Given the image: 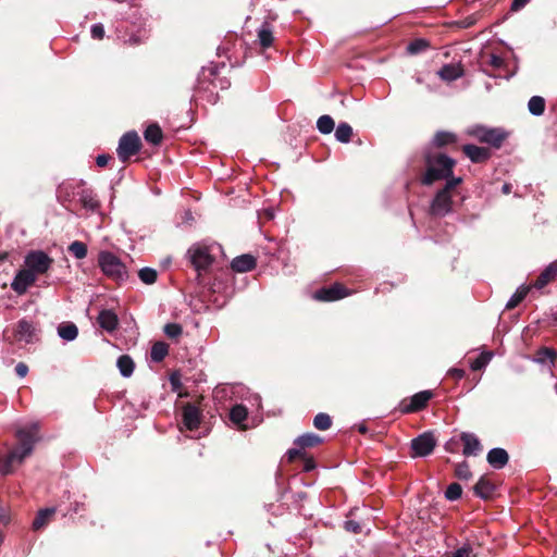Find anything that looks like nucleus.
Here are the masks:
<instances>
[{"label": "nucleus", "instance_id": "1", "mask_svg": "<svg viewBox=\"0 0 557 557\" xmlns=\"http://www.w3.org/2000/svg\"><path fill=\"white\" fill-rule=\"evenodd\" d=\"M425 172L421 176L420 182L424 186H431L437 181L457 178L454 176V168L456 161L444 153H424Z\"/></svg>", "mask_w": 557, "mask_h": 557}, {"label": "nucleus", "instance_id": "2", "mask_svg": "<svg viewBox=\"0 0 557 557\" xmlns=\"http://www.w3.org/2000/svg\"><path fill=\"white\" fill-rule=\"evenodd\" d=\"M462 182V177L450 178L437 190L430 206L432 216L443 218L453 211V196Z\"/></svg>", "mask_w": 557, "mask_h": 557}, {"label": "nucleus", "instance_id": "3", "mask_svg": "<svg viewBox=\"0 0 557 557\" xmlns=\"http://www.w3.org/2000/svg\"><path fill=\"white\" fill-rule=\"evenodd\" d=\"M98 263L102 272L116 283H122L127 278L125 264L110 251H101L98 256Z\"/></svg>", "mask_w": 557, "mask_h": 557}, {"label": "nucleus", "instance_id": "4", "mask_svg": "<svg viewBox=\"0 0 557 557\" xmlns=\"http://www.w3.org/2000/svg\"><path fill=\"white\" fill-rule=\"evenodd\" d=\"M469 135L476 138L480 143L487 144L495 149H499L508 138V133L503 128H491L483 125H476L469 131Z\"/></svg>", "mask_w": 557, "mask_h": 557}, {"label": "nucleus", "instance_id": "5", "mask_svg": "<svg viewBox=\"0 0 557 557\" xmlns=\"http://www.w3.org/2000/svg\"><path fill=\"white\" fill-rule=\"evenodd\" d=\"M187 257L190 264L197 271L198 276L202 271H208L214 262V257L210 253L206 246L194 245L187 250Z\"/></svg>", "mask_w": 557, "mask_h": 557}, {"label": "nucleus", "instance_id": "6", "mask_svg": "<svg viewBox=\"0 0 557 557\" xmlns=\"http://www.w3.org/2000/svg\"><path fill=\"white\" fill-rule=\"evenodd\" d=\"M434 397V393L430 389L416 393L411 397L404 398L399 406L398 411L403 414L414 413L424 410L429 401Z\"/></svg>", "mask_w": 557, "mask_h": 557}, {"label": "nucleus", "instance_id": "7", "mask_svg": "<svg viewBox=\"0 0 557 557\" xmlns=\"http://www.w3.org/2000/svg\"><path fill=\"white\" fill-rule=\"evenodd\" d=\"M141 140L138 134L133 132L125 133L119 140L116 153L122 162H126L131 157L137 154L141 149Z\"/></svg>", "mask_w": 557, "mask_h": 557}, {"label": "nucleus", "instance_id": "8", "mask_svg": "<svg viewBox=\"0 0 557 557\" xmlns=\"http://www.w3.org/2000/svg\"><path fill=\"white\" fill-rule=\"evenodd\" d=\"M437 445L436 437L433 432L426 431L410 442V456L412 458L426 457L431 455Z\"/></svg>", "mask_w": 557, "mask_h": 557}, {"label": "nucleus", "instance_id": "9", "mask_svg": "<svg viewBox=\"0 0 557 557\" xmlns=\"http://www.w3.org/2000/svg\"><path fill=\"white\" fill-rule=\"evenodd\" d=\"M53 263V259L41 250H34L26 255V270H30L35 276L45 274Z\"/></svg>", "mask_w": 557, "mask_h": 557}, {"label": "nucleus", "instance_id": "10", "mask_svg": "<svg viewBox=\"0 0 557 557\" xmlns=\"http://www.w3.org/2000/svg\"><path fill=\"white\" fill-rule=\"evenodd\" d=\"M351 292L342 283L319 288L313 294V299L321 302H332L349 296Z\"/></svg>", "mask_w": 557, "mask_h": 557}, {"label": "nucleus", "instance_id": "11", "mask_svg": "<svg viewBox=\"0 0 557 557\" xmlns=\"http://www.w3.org/2000/svg\"><path fill=\"white\" fill-rule=\"evenodd\" d=\"M39 330L36 325L26 319H21L14 327V338L18 342H25L27 344L37 342Z\"/></svg>", "mask_w": 557, "mask_h": 557}, {"label": "nucleus", "instance_id": "12", "mask_svg": "<svg viewBox=\"0 0 557 557\" xmlns=\"http://www.w3.org/2000/svg\"><path fill=\"white\" fill-rule=\"evenodd\" d=\"M38 426L32 425L26 429H21L16 432L18 444L16 447L24 449V455H32L38 437Z\"/></svg>", "mask_w": 557, "mask_h": 557}, {"label": "nucleus", "instance_id": "13", "mask_svg": "<svg viewBox=\"0 0 557 557\" xmlns=\"http://www.w3.org/2000/svg\"><path fill=\"white\" fill-rule=\"evenodd\" d=\"M201 419V410L196 405L187 403L183 406L182 422L187 430H197L200 426Z\"/></svg>", "mask_w": 557, "mask_h": 557}, {"label": "nucleus", "instance_id": "14", "mask_svg": "<svg viewBox=\"0 0 557 557\" xmlns=\"http://www.w3.org/2000/svg\"><path fill=\"white\" fill-rule=\"evenodd\" d=\"M36 282V276L30 270L22 269L20 270L15 276L13 282L11 283V288L17 295H24L27 288L34 285Z\"/></svg>", "mask_w": 557, "mask_h": 557}, {"label": "nucleus", "instance_id": "15", "mask_svg": "<svg viewBox=\"0 0 557 557\" xmlns=\"http://www.w3.org/2000/svg\"><path fill=\"white\" fill-rule=\"evenodd\" d=\"M461 149H462V152L473 163H485L492 157V151L487 147H479L475 145L467 144V145H463Z\"/></svg>", "mask_w": 557, "mask_h": 557}, {"label": "nucleus", "instance_id": "16", "mask_svg": "<svg viewBox=\"0 0 557 557\" xmlns=\"http://www.w3.org/2000/svg\"><path fill=\"white\" fill-rule=\"evenodd\" d=\"M460 442L463 444L462 454L466 457L478 456L483 449L480 440L473 433L462 432L460 434Z\"/></svg>", "mask_w": 557, "mask_h": 557}, {"label": "nucleus", "instance_id": "17", "mask_svg": "<svg viewBox=\"0 0 557 557\" xmlns=\"http://www.w3.org/2000/svg\"><path fill=\"white\" fill-rule=\"evenodd\" d=\"M495 492L496 485L485 475H482L473 486L474 495L484 500L492 499L495 495Z\"/></svg>", "mask_w": 557, "mask_h": 557}, {"label": "nucleus", "instance_id": "18", "mask_svg": "<svg viewBox=\"0 0 557 557\" xmlns=\"http://www.w3.org/2000/svg\"><path fill=\"white\" fill-rule=\"evenodd\" d=\"M557 277V260L550 262L532 283L536 289H542Z\"/></svg>", "mask_w": 557, "mask_h": 557}, {"label": "nucleus", "instance_id": "19", "mask_svg": "<svg viewBox=\"0 0 557 557\" xmlns=\"http://www.w3.org/2000/svg\"><path fill=\"white\" fill-rule=\"evenodd\" d=\"M256 265H257V259L252 255H249V253H245V255L234 258L231 263L232 270L235 272H238V273H245V272L251 271L256 268Z\"/></svg>", "mask_w": 557, "mask_h": 557}, {"label": "nucleus", "instance_id": "20", "mask_svg": "<svg viewBox=\"0 0 557 557\" xmlns=\"http://www.w3.org/2000/svg\"><path fill=\"white\" fill-rule=\"evenodd\" d=\"M97 322L103 330L110 333L115 331L119 326L116 313L109 309H103L99 312Z\"/></svg>", "mask_w": 557, "mask_h": 557}, {"label": "nucleus", "instance_id": "21", "mask_svg": "<svg viewBox=\"0 0 557 557\" xmlns=\"http://www.w3.org/2000/svg\"><path fill=\"white\" fill-rule=\"evenodd\" d=\"M487 462L495 469H503L509 461V455L504 448H493L487 453Z\"/></svg>", "mask_w": 557, "mask_h": 557}, {"label": "nucleus", "instance_id": "22", "mask_svg": "<svg viewBox=\"0 0 557 557\" xmlns=\"http://www.w3.org/2000/svg\"><path fill=\"white\" fill-rule=\"evenodd\" d=\"M286 458L288 462H294L296 459L304 460V471L310 472L315 468V461L312 457L307 456L306 453L300 449L290 448L286 453Z\"/></svg>", "mask_w": 557, "mask_h": 557}, {"label": "nucleus", "instance_id": "23", "mask_svg": "<svg viewBox=\"0 0 557 557\" xmlns=\"http://www.w3.org/2000/svg\"><path fill=\"white\" fill-rule=\"evenodd\" d=\"M323 442V438L314 433H305L300 436H298L294 444L298 447L297 449H300L301 451L306 448H312L318 445H320Z\"/></svg>", "mask_w": 557, "mask_h": 557}, {"label": "nucleus", "instance_id": "24", "mask_svg": "<svg viewBox=\"0 0 557 557\" xmlns=\"http://www.w3.org/2000/svg\"><path fill=\"white\" fill-rule=\"evenodd\" d=\"M438 75L443 81L451 82L463 75V69L460 64H445Z\"/></svg>", "mask_w": 557, "mask_h": 557}, {"label": "nucleus", "instance_id": "25", "mask_svg": "<svg viewBox=\"0 0 557 557\" xmlns=\"http://www.w3.org/2000/svg\"><path fill=\"white\" fill-rule=\"evenodd\" d=\"M144 138L147 143H150L154 146L161 145L163 140V132L159 124L153 123L148 125V127L144 132Z\"/></svg>", "mask_w": 557, "mask_h": 557}, {"label": "nucleus", "instance_id": "26", "mask_svg": "<svg viewBox=\"0 0 557 557\" xmlns=\"http://www.w3.org/2000/svg\"><path fill=\"white\" fill-rule=\"evenodd\" d=\"M248 410L244 405H235L230 411V420L240 430H246L243 422L247 419Z\"/></svg>", "mask_w": 557, "mask_h": 557}, {"label": "nucleus", "instance_id": "27", "mask_svg": "<svg viewBox=\"0 0 557 557\" xmlns=\"http://www.w3.org/2000/svg\"><path fill=\"white\" fill-rule=\"evenodd\" d=\"M258 41L261 48H270L274 42L273 30L269 23H263L258 30Z\"/></svg>", "mask_w": 557, "mask_h": 557}, {"label": "nucleus", "instance_id": "28", "mask_svg": "<svg viewBox=\"0 0 557 557\" xmlns=\"http://www.w3.org/2000/svg\"><path fill=\"white\" fill-rule=\"evenodd\" d=\"M433 146L436 148H444L448 145L457 143V135L447 131H440L433 137Z\"/></svg>", "mask_w": 557, "mask_h": 557}, {"label": "nucleus", "instance_id": "29", "mask_svg": "<svg viewBox=\"0 0 557 557\" xmlns=\"http://www.w3.org/2000/svg\"><path fill=\"white\" fill-rule=\"evenodd\" d=\"M54 512V508L40 509L33 521V529L38 531L45 528L53 517Z\"/></svg>", "mask_w": 557, "mask_h": 557}, {"label": "nucleus", "instance_id": "30", "mask_svg": "<svg viewBox=\"0 0 557 557\" xmlns=\"http://www.w3.org/2000/svg\"><path fill=\"white\" fill-rule=\"evenodd\" d=\"M532 288H534L532 284L520 286L507 302L506 309H515L527 297V295Z\"/></svg>", "mask_w": 557, "mask_h": 557}, {"label": "nucleus", "instance_id": "31", "mask_svg": "<svg viewBox=\"0 0 557 557\" xmlns=\"http://www.w3.org/2000/svg\"><path fill=\"white\" fill-rule=\"evenodd\" d=\"M116 366H117L121 374L125 377L131 376L135 369V363L128 355L120 356L117 359Z\"/></svg>", "mask_w": 557, "mask_h": 557}, {"label": "nucleus", "instance_id": "32", "mask_svg": "<svg viewBox=\"0 0 557 557\" xmlns=\"http://www.w3.org/2000/svg\"><path fill=\"white\" fill-rule=\"evenodd\" d=\"M58 334L65 341H74L78 335V329L72 322L62 323L58 327Z\"/></svg>", "mask_w": 557, "mask_h": 557}, {"label": "nucleus", "instance_id": "33", "mask_svg": "<svg viewBox=\"0 0 557 557\" xmlns=\"http://www.w3.org/2000/svg\"><path fill=\"white\" fill-rule=\"evenodd\" d=\"M169 354V345L164 342H157L151 347L150 357L154 362H161Z\"/></svg>", "mask_w": 557, "mask_h": 557}, {"label": "nucleus", "instance_id": "34", "mask_svg": "<svg viewBox=\"0 0 557 557\" xmlns=\"http://www.w3.org/2000/svg\"><path fill=\"white\" fill-rule=\"evenodd\" d=\"M556 358L557 350L549 347H541L535 354V361H537L539 363L550 362L552 364H554Z\"/></svg>", "mask_w": 557, "mask_h": 557}, {"label": "nucleus", "instance_id": "35", "mask_svg": "<svg viewBox=\"0 0 557 557\" xmlns=\"http://www.w3.org/2000/svg\"><path fill=\"white\" fill-rule=\"evenodd\" d=\"M79 201L85 209L95 211L100 208V202L90 190H83Z\"/></svg>", "mask_w": 557, "mask_h": 557}, {"label": "nucleus", "instance_id": "36", "mask_svg": "<svg viewBox=\"0 0 557 557\" xmlns=\"http://www.w3.org/2000/svg\"><path fill=\"white\" fill-rule=\"evenodd\" d=\"M528 109L533 115H542L545 111V99L541 96H533L528 102Z\"/></svg>", "mask_w": 557, "mask_h": 557}, {"label": "nucleus", "instance_id": "37", "mask_svg": "<svg viewBox=\"0 0 557 557\" xmlns=\"http://www.w3.org/2000/svg\"><path fill=\"white\" fill-rule=\"evenodd\" d=\"M352 136V127L346 123L342 122L338 124L335 131V137L341 143H349Z\"/></svg>", "mask_w": 557, "mask_h": 557}, {"label": "nucleus", "instance_id": "38", "mask_svg": "<svg viewBox=\"0 0 557 557\" xmlns=\"http://www.w3.org/2000/svg\"><path fill=\"white\" fill-rule=\"evenodd\" d=\"M333 424L332 418L329 413L320 412L313 418V426L320 431L331 429Z\"/></svg>", "mask_w": 557, "mask_h": 557}, {"label": "nucleus", "instance_id": "39", "mask_svg": "<svg viewBox=\"0 0 557 557\" xmlns=\"http://www.w3.org/2000/svg\"><path fill=\"white\" fill-rule=\"evenodd\" d=\"M430 48V41L424 38H417L409 42L407 51L410 54L421 53Z\"/></svg>", "mask_w": 557, "mask_h": 557}, {"label": "nucleus", "instance_id": "40", "mask_svg": "<svg viewBox=\"0 0 557 557\" xmlns=\"http://www.w3.org/2000/svg\"><path fill=\"white\" fill-rule=\"evenodd\" d=\"M335 123L330 115H322L317 121V128L321 134H331L334 129Z\"/></svg>", "mask_w": 557, "mask_h": 557}, {"label": "nucleus", "instance_id": "41", "mask_svg": "<svg viewBox=\"0 0 557 557\" xmlns=\"http://www.w3.org/2000/svg\"><path fill=\"white\" fill-rule=\"evenodd\" d=\"M493 354L491 351L481 352L474 360L471 361L470 367L473 371H480L486 367L491 361Z\"/></svg>", "mask_w": 557, "mask_h": 557}, {"label": "nucleus", "instance_id": "42", "mask_svg": "<svg viewBox=\"0 0 557 557\" xmlns=\"http://www.w3.org/2000/svg\"><path fill=\"white\" fill-rule=\"evenodd\" d=\"M69 251L76 258V259H84L87 256V245L83 242L75 240L69 246Z\"/></svg>", "mask_w": 557, "mask_h": 557}, {"label": "nucleus", "instance_id": "43", "mask_svg": "<svg viewBox=\"0 0 557 557\" xmlns=\"http://www.w3.org/2000/svg\"><path fill=\"white\" fill-rule=\"evenodd\" d=\"M454 474L459 480H469L472 476L469 463L463 460L455 466Z\"/></svg>", "mask_w": 557, "mask_h": 557}, {"label": "nucleus", "instance_id": "44", "mask_svg": "<svg viewBox=\"0 0 557 557\" xmlns=\"http://www.w3.org/2000/svg\"><path fill=\"white\" fill-rule=\"evenodd\" d=\"M138 276L143 283L150 285L156 283L158 278V272L154 269L147 267L139 270Z\"/></svg>", "mask_w": 557, "mask_h": 557}, {"label": "nucleus", "instance_id": "45", "mask_svg": "<svg viewBox=\"0 0 557 557\" xmlns=\"http://www.w3.org/2000/svg\"><path fill=\"white\" fill-rule=\"evenodd\" d=\"M164 334L172 339L178 338L183 333V327L178 323H168L163 327Z\"/></svg>", "mask_w": 557, "mask_h": 557}, {"label": "nucleus", "instance_id": "46", "mask_svg": "<svg viewBox=\"0 0 557 557\" xmlns=\"http://www.w3.org/2000/svg\"><path fill=\"white\" fill-rule=\"evenodd\" d=\"M462 487L459 483H451L447 486L445 491V497L448 500H457L461 497Z\"/></svg>", "mask_w": 557, "mask_h": 557}, {"label": "nucleus", "instance_id": "47", "mask_svg": "<svg viewBox=\"0 0 557 557\" xmlns=\"http://www.w3.org/2000/svg\"><path fill=\"white\" fill-rule=\"evenodd\" d=\"M14 462H15L14 455H8L1 463L0 473L2 475H9V474L13 473V471H14L13 463Z\"/></svg>", "mask_w": 557, "mask_h": 557}, {"label": "nucleus", "instance_id": "48", "mask_svg": "<svg viewBox=\"0 0 557 557\" xmlns=\"http://www.w3.org/2000/svg\"><path fill=\"white\" fill-rule=\"evenodd\" d=\"M486 63L495 70L503 69L506 65L505 60L496 54H490Z\"/></svg>", "mask_w": 557, "mask_h": 557}, {"label": "nucleus", "instance_id": "49", "mask_svg": "<svg viewBox=\"0 0 557 557\" xmlns=\"http://www.w3.org/2000/svg\"><path fill=\"white\" fill-rule=\"evenodd\" d=\"M472 555V547L470 544H465L462 547L458 548L457 550L453 552L447 557H471Z\"/></svg>", "mask_w": 557, "mask_h": 557}, {"label": "nucleus", "instance_id": "50", "mask_svg": "<svg viewBox=\"0 0 557 557\" xmlns=\"http://www.w3.org/2000/svg\"><path fill=\"white\" fill-rule=\"evenodd\" d=\"M170 384L172 387V391L176 392L182 387L181 382V373L178 371H174L170 375Z\"/></svg>", "mask_w": 557, "mask_h": 557}, {"label": "nucleus", "instance_id": "51", "mask_svg": "<svg viewBox=\"0 0 557 557\" xmlns=\"http://www.w3.org/2000/svg\"><path fill=\"white\" fill-rule=\"evenodd\" d=\"M91 36L94 39H102L104 37V28L102 24H95L91 26Z\"/></svg>", "mask_w": 557, "mask_h": 557}, {"label": "nucleus", "instance_id": "52", "mask_svg": "<svg viewBox=\"0 0 557 557\" xmlns=\"http://www.w3.org/2000/svg\"><path fill=\"white\" fill-rule=\"evenodd\" d=\"M344 528L346 531L355 533V534H358L361 532V525L359 524V522L354 521V520L346 521Z\"/></svg>", "mask_w": 557, "mask_h": 557}, {"label": "nucleus", "instance_id": "53", "mask_svg": "<svg viewBox=\"0 0 557 557\" xmlns=\"http://www.w3.org/2000/svg\"><path fill=\"white\" fill-rule=\"evenodd\" d=\"M9 455H14V461L17 463H22L25 460V458L29 456L24 455V449L18 447L13 448Z\"/></svg>", "mask_w": 557, "mask_h": 557}, {"label": "nucleus", "instance_id": "54", "mask_svg": "<svg viewBox=\"0 0 557 557\" xmlns=\"http://www.w3.org/2000/svg\"><path fill=\"white\" fill-rule=\"evenodd\" d=\"M446 451L457 453L459 449V441L456 438H450L444 446Z\"/></svg>", "mask_w": 557, "mask_h": 557}, {"label": "nucleus", "instance_id": "55", "mask_svg": "<svg viewBox=\"0 0 557 557\" xmlns=\"http://www.w3.org/2000/svg\"><path fill=\"white\" fill-rule=\"evenodd\" d=\"M15 373L20 376V377H25L28 373V366L24 362H18L16 366H15Z\"/></svg>", "mask_w": 557, "mask_h": 557}, {"label": "nucleus", "instance_id": "56", "mask_svg": "<svg viewBox=\"0 0 557 557\" xmlns=\"http://www.w3.org/2000/svg\"><path fill=\"white\" fill-rule=\"evenodd\" d=\"M11 518H10V511L5 507H0V522L4 525L9 524Z\"/></svg>", "mask_w": 557, "mask_h": 557}, {"label": "nucleus", "instance_id": "57", "mask_svg": "<svg viewBox=\"0 0 557 557\" xmlns=\"http://www.w3.org/2000/svg\"><path fill=\"white\" fill-rule=\"evenodd\" d=\"M111 156L110 154H99L97 158H96V163L98 166L100 168H103L108 164V162L111 160Z\"/></svg>", "mask_w": 557, "mask_h": 557}, {"label": "nucleus", "instance_id": "58", "mask_svg": "<svg viewBox=\"0 0 557 557\" xmlns=\"http://www.w3.org/2000/svg\"><path fill=\"white\" fill-rule=\"evenodd\" d=\"M448 374L455 380H460L465 376L466 372L462 369L454 368L448 371Z\"/></svg>", "mask_w": 557, "mask_h": 557}, {"label": "nucleus", "instance_id": "59", "mask_svg": "<svg viewBox=\"0 0 557 557\" xmlns=\"http://www.w3.org/2000/svg\"><path fill=\"white\" fill-rule=\"evenodd\" d=\"M530 0H512L511 11L521 10Z\"/></svg>", "mask_w": 557, "mask_h": 557}, {"label": "nucleus", "instance_id": "60", "mask_svg": "<svg viewBox=\"0 0 557 557\" xmlns=\"http://www.w3.org/2000/svg\"><path fill=\"white\" fill-rule=\"evenodd\" d=\"M475 24V18L473 16H468L465 20L459 22V25L462 28H469Z\"/></svg>", "mask_w": 557, "mask_h": 557}, {"label": "nucleus", "instance_id": "61", "mask_svg": "<svg viewBox=\"0 0 557 557\" xmlns=\"http://www.w3.org/2000/svg\"><path fill=\"white\" fill-rule=\"evenodd\" d=\"M71 506H72L71 510H72L73 512H75V513H77V512H79V511H84V510H86V505H85V503L75 502V503H73Z\"/></svg>", "mask_w": 557, "mask_h": 557}, {"label": "nucleus", "instance_id": "62", "mask_svg": "<svg viewBox=\"0 0 557 557\" xmlns=\"http://www.w3.org/2000/svg\"><path fill=\"white\" fill-rule=\"evenodd\" d=\"M511 187H512V186H511V184L506 183V184H504V185H503L502 190H503V193H504L505 195H508V194H510V191H511Z\"/></svg>", "mask_w": 557, "mask_h": 557}, {"label": "nucleus", "instance_id": "63", "mask_svg": "<svg viewBox=\"0 0 557 557\" xmlns=\"http://www.w3.org/2000/svg\"><path fill=\"white\" fill-rule=\"evenodd\" d=\"M140 42H141V40H140V38H139V37H137V36H132V37L129 38V44H131V45H133V46H135V45H139Z\"/></svg>", "mask_w": 557, "mask_h": 557}, {"label": "nucleus", "instance_id": "64", "mask_svg": "<svg viewBox=\"0 0 557 557\" xmlns=\"http://www.w3.org/2000/svg\"><path fill=\"white\" fill-rule=\"evenodd\" d=\"M358 431H359L360 433H362V434H366V433L368 432V429H367V426H366V425H360V426H359V429H358Z\"/></svg>", "mask_w": 557, "mask_h": 557}]
</instances>
